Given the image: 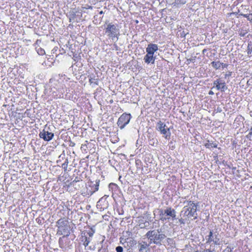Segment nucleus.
I'll return each instance as SVG.
<instances>
[{"label": "nucleus", "mask_w": 252, "mask_h": 252, "mask_svg": "<svg viewBox=\"0 0 252 252\" xmlns=\"http://www.w3.org/2000/svg\"><path fill=\"white\" fill-rule=\"evenodd\" d=\"M247 52L249 55L251 54L252 52V46L250 45V44H249L248 46Z\"/></svg>", "instance_id": "nucleus-29"}, {"label": "nucleus", "mask_w": 252, "mask_h": 252, "mask_svg": "<svg viewBox=\"0 0 252 252\" xmlns=\"http://www.w3.org/2000/svg\"><path fill=\"white\" fill-rule=\"evenodd\" d=\"M153 54H149L147 53V54L145 56L144 58V62L147 63H154L155 60V57H154Z\"/></svg>", "instance_id": "nucleus-14"}, {"label": "nucleus", "mask_w": 252, "mask_h": 252, "mask_svg": "<svg viewBox=\"0 0 252 252\" xmlns=\"http://www.w3.org/2000/svg\"><path fill=\"white\" fill-rule=\"evenodd\" d=\"M132 116L130 113H124L119 118L117 124L121 129H124L128 125Z\"/></svg>", "instance_id": "nucleus-8"}, {"label": "nucleus", "mask_w": 252, "mask_h": 252, "mask_svg": "<svg viewBox=\"0 0 252 252\" xmlns=\"http://www.w3.org/2000/svg\"><path fill=\"white\" fill-rule=\"evenodd\" d=\"M184 204H186L181 212L180 215L183 216L186 219L191 220H195L197 219V207L199 206V203H194L192 201H185Z\"/></svg>", "instance_id": "nucleus-1"}, {"label": "nucleus", "mask_w": 252, "mask_h": 252, "mask_svg": "<svg viewBox=\"0 0 252 252\" xmlns=\"http://www.w3.org/2000/svg\"><path fill=\"white\" fill-rule=\"evenodd\" d=\"M36 51L39 55H43L45 54V52L43 49L40 47H35Z\"/></svg>", "instance_id": "nucleus-16"}, {"label": "nucleus", "mask_w": 252, "mask_h": 252, "mask_svg": "<svg viewBox=\"0 0 252 252\" xmlns=\"http://www.w3.org/2000/svg\"><path fill=\"white\" fill-rule=\"evenodd\" d=\"M215 110L216 111L217 113H220L222 111V109L220 107H218L217 109H215Z\"/></svg>", "instance_id": "nucleus-36"}, {"label": "nucleus", "mask_w": 252, "mask_h": 252, "mask_svg": "<svg viewBox=\"0 0 252 252\" xmlns=\"http://www.w3.org/2000/svg\"><path fill=\"white\" fill-rule=\"evenodd\" d=\"M68 163V159L66 158L64 162L62 164V167L64 169V171L66 170L67 169Z\"/></svg>", "instance_id": "nucleus-23"}, {"label": "nucleus", "mask_w": 252, "mask_h": 252, "mask_svg": "<svg viewBox=\"0 0 252 252\" xmlns=\"http://www.w3.org/2000/svg\"><path fill=\"white\" fill-rule=\"evenodd\" d=\"M211 65L216 69H218L220 67V62H212Z\"/></svg>", "instance_id": "nucleus-17"}, {"label": "nucleus", "mask_w": 252, "mask_h": 252, "mask_svg": "<svg viewBox=\"0 0 252 252\" xmlns=\"http://www.w3.org/2000/svg\"><path fill=\"white\" fill-rule=\"evenodd\" d=\"M206 244L216 245H220L221 244L220 240V235L217 231L214 232L213 230H210L209 234L205 237Z\"/></svg>", "instance_id": "nucleus-6"}, {"label": "nucleus", "mask_w": 252, "mask_h": 252, "mask_svg": "<svg viewBox=\"0 0 252 252\" xmlns=\"http://www.w3.org/2000/svg\"><path fill=\"white\" fill-rule=\"evenodd\" d=\"M220 65L222 66V68H224V67H226L228 66V64L226 63H220Z\"/></svg>", "instance_id": "nucleus-37"}, {"label": "nucleus", "mask_w": 252, "mask_h": 252, "mask_svg": "<svg viewBox=\"0 0 252 252\" xmlns=\"http://www.w3.org/2000/svg\"><path fill=\"white\" fill-rule=\"evenodd\" d=\"M99 13L100 14H102L103 13V11H100L99 12Z\"/></svg>", "instance_id": "nucleus-45"}, {"label": "nucleus", "mask_w": 252, "mask_h": 252, "mask_svg": "<svg viewBox=\"0 0 252 252\" xmlns=\"http://www.w3.org/2000/svg\"><path fill=\"white\" fill-rule=\"evenodd\" d=\"M233 248H231L230 247L227 246V248L223 250V252H232V249Z\"/></svg>", "instance_id": "nucleus-30"}, {"label": "nucleus", "mask_w": 252, "mask_h": 252, "mask_svg": "<svg viewBox=\"0 0 252 252\" xmlns=\"http://www.w3.org/2000/svg\"><path fill=\"white\" fill-rule=\"evenodd\" d=\"M155 142H156V144H157V143H158V140H157V139H155L153 138V139H150V140H149V144H150V145H152V146H154V144H155Z\"/></svg>", "instance_id": "nucleus-25"}, {"label": "nucleus", "mask_w": 252, "mask_h": 252, "mask_svg": "<svg viewBox=\"0 0 252 252\" xmlns=\"http://www.w3.org/2000/svg\"><path fill=\"white\" fill-rule=\"evenodd\" d=\"M49 127H45L44 129L39 133V137L43 139L45 141L51 140L54 136V134L52 132H50L49 131Z\"/></svg>", "instance_id": "nucleus-9"}, {"label": "nucleus", "mask_w": 252, "mask_h": 252, "mask_svg": "<svg viewBox=\"0 0 252 252\" xmlns=\"http://www.w3.org/2000/svg\"><path fill=\"white\" fill-rule=\"evenodd\" d=\"M105 24H106V27L104 28L105 33L109 38H111L113 40L116 38V41H117L120 35V29L118 28V25L112 23H107V22H105Z\"/></svg>", "instance_id": "nucleus-5"}, {"label": "nucleus", "mask_w": 252, "mask_h": 252, "mask_svg": "<svg viewBox=\"0 0 252 252\" xmlns=\"http://www.w3.org/2000/svg\"><path fill=\"white\" fill-rule=\"evenodd\" d=\"M94 231L93 230H92L91 231H89L88 232V234L89 235L90 237H92L94 235Z\"/></svg>", "instance_id": "nucleus-35"}, {"label": "nucleus", "mask_w": 252, "mask_h": 252, "mask_svg": "<svg viewBox=\"0 0 252 252\" xmlns=\"http://www.w3.org/2000/svg\"><path fill=\"white\" fill-rule=\"evenodd\" d=\"M67 219L63 217L60 219L56 222V226L58 227L57 235H63V237H67L70 234V227L68 224Z\"/></svg>", "instance_id": "nucleus-4"}, {"label": "nucleus", "mask_w": 252, "mask_h": 252, "mask_svg": "<svg viewBox=\"0 0 252 252\" xmlns=\"http://www.w3.org/2000/svg\"><path fill=\"white\" fill-rule=\"evenodd\" d=\"M79 181V180L78 179V178L76 177L75 179L72 181V183L73 184L74 183H76Z\"/></svg>", "instance_id": "nucleus-41"}, {"label": "nucleus", "mask_w": 252, "mask_h": 252, "mask_svg": "<svg viewBox=\"0 0 252 252\" xmlns=\"http://www.w3.org/2000/svg\"><path fill=\"white\" fill-rule=\"evenodd\" d=\"M38 42L40 43V42H41V41H40V40H38V39H37V40L36 41L35 43L34 44V46H35V47H38L37 45H38Z\"/></svg>", "instance_id": "nucleus-38"}, {"label": "nucleus", "mask_w": 252, "mask_h": 252, "mask_svg": "<svg viewBox=\"0 0 252 252\" xmlns=\"http://www.w3.org/2000/svg\"><path fill=\"white\" fill-rule=\"evenodd\" d=\"M158 50V46L155 44H150L146 48V52L150 54H153Z\"/></svg>", "instance_id": "nucleus-12"}, {"label": "nucleus", "mask_w": 252, "mask_h": 252, "mask_svg": "<svg viewBox=\"0 0 252 252\" xmlns=\"http://www.w3.org/2000/svg\"><path fill=\"white\" fill-rule=\"evenodd\" d=\"M207 50L206 49H203L202 51V54L204 55L205 54V53L207 52Z\"/></svg>", "instance_id": "nucleus-43"}, {"label": "nucleus", "mask_w": 252, "mask_h": 252, "mask_svg": "<svg viewBox=\"0 0 252 252\" xmlns=\"http://www.w3.org/2000/svg\"><path fill=\"white\" fill-rule=\"evenodd\" d=\"M157 130L159 131L160 134H162L166 139H169L171 136L170 128H168L164 123L159 121L156 126Z\"/></svg>", "instance_id": "nucleus-7"}, {"label": "nucleus", "mask_w": 252, "mask_h": 252, "mask_svg": "<svg viewBox=\"0 0 252 252\" xmlns=\"http://www.w3.org/2000/svg\"><path fill=\"white\" fill-rule=\"evenodd\" d=\"M246 34V32H241L239 33V35L241 36H245Z\"/></svg>", "instance_id": "nucleus-39"}, {"label": "nucleus", "mask_w": 252, "mask_h": 252, "mask_svg": "<svg viewBox=\"0 0 252 252\" xmlns=\"http://www.w3.org/2000/svg\"><path fill=\"white\" fill-rule=\"evenodd\" d=\"M91 239L90 238H87V237H85L83 245L85 246V247H87L89 245Z\"/></svg>", "instance_id": "nucleus-22"}, {"label": "nucleus", "mask_w": 252, "mask_h": 252, "mask_svg": "<svg viewBox=\"0 0 252 252\" xmlns=\"http://www.w3.org/2000/svg\"><path fill=\"white\" fill-rule=\"evenodd\" d=\"M93 6H90V5H86L84 7H82V9H93Z\"/></svg>", "instance_id": "nucleus-34"}, {"label": "nucleus", "mask_w": 252, "mask_h": 252, "mask_svg": "<svg viewBox=\"0 0 252 252\" xmlns=\"http://www.w3.org/2000/svg\"><path fill=\"white\" fill-rule=\"evenodd\" d=\"M149 244H148L146 242H143V244H139V252H147Z\"/></svg>", "instance_id": "nucleus-15"}, {"label": "nucleus", "mask_w": 252, "mask_h": 252, "mask_svg": "<svg viewBox=\"0 0 252 252\" xmlns=\"http://www.w3.org/2000/svg\"><path fill=\"white\" fill-rule=\"evenodd\" d=\"M249 134L252 135V132H250V133H249Z\"/></svg>", "instance_id": "nucleus-46"}, {"label": "nucleus", "mask_w": 252, "mask_h": 252, "mask_svg": "<svg viewBox=\"0 0 252 252\" xmlns=\"http://www.w3.org/2000/svg\"><path fill=\"white\" fill-rule=\"evenodd\" d=\"M63 236L62 237H60L59 239V245H60V247L61 248H62L63 247Z\"/></svg>", "instance_id": "nucleus-28"}, {"label": "nucleus", "mask_w": 252, "mask_h": 252, "mask_svg": "<svg viewBox=\"0 0 252 252\" xmlns=\"http://www.w3.org/2000/svg\"><path fill=\"white\" fill-rule=\"evenodd\" d=\"M205 146L206 148H209L210 147H214L217 148V144L216 143H210L209 141L208 143L205 144Z\"/></svg>", "instance_id": "nucleus-21"}, {"label": "nucleus", "mask_w": 252, "mask_h": 252, "mask_svg": "<svg viewBox=\"0 0 252 252\" xmlns=\"http://www.w3.org/2000/svg\"><path fill=\"white\" fill-rule=\"evenodd\" d=\"M75 14L74 12H73L72 16V17H70L69 18V22H71V19H72V18H74L75 17Z\"/></svg>", "instance_id": "nucleus-42"}, {"label": "nucleus", "mask_w": 252, "mask_h": 252, "mask_svg": "<svg viewBox=\"0 0 252 252\" xmlns=\"http://www.w3.org/2000/svg\"><path fill=\"white\" fill-rule=\"evenodd\" d=\"M213 87L221 92H224L227 89L226 83L221 78H218L213 82Z\"/></svg>", "instance_id": "nucleus-10"}, {"label": "nucleus", "mask_w": 252, "mask_h": 252, "mask_svg": "<svg viewBox=\"0 0 252 252\" xmlns=\"http://www.w3.org/2000/svg\"><path fill=\"white\" fill-rule=\"evenodd\" d=\"M99 252H108V250L107 248H101L98 251Z\"/></svg>", "instance_id": "nucleus-31"}, {"label": "nucleus", "mask_w": 252, "mask_h": 252, "mask_svg": "<svg viewBox=\"0 0 252 252\" xmlns=\"http://www.w3.org/2000/svg\"><path fill=\"white\" fill-rule=\"evenodd\" d=\"M186 2V1L185 0H175V3L177 5L179 4H184Z\"/></svg>", "instance_id": "nucleus-24"}, {"label": "nucleus", "mask_w": 252, "mask_h": 252, "mask_svg": "<svg viewBox=\"0 0 252 252\" xmlns=\"http://www.w3.org/2000/svg\"><path fill=\"white\" fill-rule=\"evenodd\" d=\"M187 220L188 219H186V218H185V219L181 218V219H179L178 221L180 224H185L186 223V220Z\"/></svg>", "instance_id": "nucleus-26"}, {"label": "nucleus", "mask_w": 252, "mask_h": 252, "mask_svg": "<svg viewBox=\"0 0 252 252\" xmlns=\"http://www.w3.org/2000/svg\"><path fill=\"white\" fill-rule=\"evenodd\" d=\"M114 45H115V46L116 47H117V45H116V44H114Z\"/></svg>", "instance_id": "nucleus-47"}, {"label": "nucleus", "mask_w": 252, "mask_h": 252, "mask_svg": "<svg viewBox=\"0 0 252 252\" xmlns=\"http://www.w3.org/2000/svg\"><path fill=\"white\" fill-rule=\"evenodd\" d=\"M216 246L211 245L209 249H206L203 250V252H215Z\"/></svg>", "instance_id": "nucleus-18"}, {"label": "nucleus", "mask_w": 252, "mask_h": 252, "mask_svg": "<svg viewBox=\"0 0 252 252\" xmlns=\"http://www.w3.org/2000/svg\"><path fill=\"white\" fill-rule=\"evenodd\" d=\"M145 237L148 239L149 244H155L160 246L166 238V236L162 229L158 228L148 231L145 234Z\"/></svg>", "instance_id": "nucleus-2"}, {"label": "nucleus", "mask_w": 252, "mask_h": 252, "mask_svg": "<svg viewBox=\"0 0 252 252\" xmlns=\"http://www.w3.org/2000/svg\"><path fill=\"white\" fill-rule=\"evenodd\" d=\"M116 251L117 252H123L124 249L122 246H118L116 248Z\"/></svg>", "instance_id": "nucleus-27"}, {"label": "nucleus", "mask_w": 252, "mask_h": 252, "mask_svg": "<svg viewBox=\"0 0 252 252\" xmlns=\"http://www.w3.org/2000/svg\"><path fill=\"white\" fill-rule=\"evenodd\" d=\"M239 10H238V12H233L231 13H230V15H236L239 12Z\"/></svg>", "instance_id": "nucleus-40"}, {"label": "nucleus", "mask_w": 252, "mask_h": 252, "mask_svg": "<svg viewBox=\"0 0 252 252\" xmlns=\"http://www.w3.org/2000/svg\"><path fill=\"white\" fill-rule=\"evenodd\" d=\"M240 15L243 16L247 19L250 22L252 23V13L251 14H240Z\"/></svg>", "instance_id": "nucleus-20"}, {"label": "nucleus", "mask_w": 252, "mask_h": 252, "mask_svg": "<svg viewBox=\"0 0 252 252\" xmlns=\"http://www.w3.org/2000/svg\"><path fill=\"white\" fill-rule=\"evenodd\" d=\"M99 182V180H95V182L91 181L89 183L90 184L89 186L90 189H89V192L91 195H92L94 193L98 190Z\"/></svg>", "instance_id": "nucleus-11"}, {"label": "nucleus", "mask_w": 252, "mask_h": 252, "mask_svg": "<svg viewBox=\"0 0 252 252\" xmlns=\"http://www.w3.org/2000/svg\"><path fill=\"white\" fill-rule=\"evenodd\" d=\"M49 84L51 87H53L56 90H59L60 88L61 84L59 82L58 80L55 78H51L49 80Z\"/></svg>", "instance_id": "nucleus-13"}, {"label": "nucleus", "mask_w": 252, "mask_h": 252, "mask_svg": "<svg viewBox=\"0 0 252 252\" xmlns=\"http://www.w3.org/2000/svg\"><path fill=\"white\" fill-rule=\"evenodd\" d=\"M42 220H43V219H40V218H37L36 219V222L39 224H42Z\"/></svg>", "instance_id": "nucleus-32"}, {"label": "nucleus", "mask_w": 252, "mask_h": 252, "mask_svg": "<svg viewBox=\"0 0 252 252\" xmlns=\"http://www.w3.org/2000/svg\"><path fill=\"white\" fill-rule=\"evenodd\" d=\"M89 82L90 84L94 83L95 85H98V79H95V76H89Z\"/></svg>", "instance_id": "nucleus-19"}, {"label": "nucleus", "mask_w": 252, "mask_h": 252, "mask_svg": "<svg viewBox=\"0 0 252 252\" xmlns=\"http://www.w3.org/2000/svg\"><path fill=\"white\" fill-rule=\"evenodd\" d=\"M155 212L158 213V219L162 222L169 221L170 220L173 221L177 219L175 210L170 207H167L165 209H157L154 211V214Z\"/></svg>", "instance_id": "nucleus-3"}, {"label": "nucleus", "mask_w": 252, "mask_h": 252, "mask_svg": "<svg viewBox=\"0 0 252 252\" xmlns=\"http://www.w3.org/2000/svg\"><path fill=\"white\" fill-rule=\"evenodd\" d=\"M209 94H214V93L212 91H210L209 92Z\"/></svg>", "instance_id": "nucleus-44"}, {"label": "nucleus", "mask_w": 252, "mask_h": 252, "mask_svg": "<svg viewBox=\"0 0 252 252\" xmlns=\"http://www.w3.org/2000/svg\"><path fill=\"white\" fill-rule=\"evenodd\" d=\"M232 72L231 71H229L227 73H226L224 75V78L226 79L227 77H229V76H231L232 75Z\"/></svg>", "instance_id": "nucleus-33"}]
</instances>
